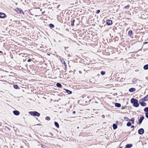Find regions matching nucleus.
Segmentation results:
<instances>
[{"instance_id": "7", "label": "nucleus", "mask_w": 148, "mask_h": 148, "mask_svg": "<svg viewBox=\"0 0 148 148\" xmlns=\"http://www.w3.org/2000/svg\"><path fill=\"white\" fill-rule=\"evenodd\" d=\"M144 119V117L143 116H142L141 117L138 121V124L139 125H140L142 122L143 120Z\"/></svg>"}, {"instance_id": "38", "label": "nucleus", "mask_w": 148, "mask_h": 148, "mask_svg": "<svg viewBox=\"0 0 148 148\" xmlns=\"http://www.w3.org/2000/svg\"><path fill=\"white\" fill-rule=\"evenodd\" d=\"M147 43H148V42H145V43L147 44Z\"/></svg>"}, {"instance_id": "13", "label": "nucleus", "mask_w": 148, "mask_h": 148, "mask_svg": "<svg viewBox=\"0 0 148 148\" xmlns=\"http://www.w3.org/2000/svg\"><path fill=\"white\" fill-rule=\"evenodd\" d=\"M113 129L115 130L117 128V126L115 124H113L112 125Z\"/></svg>"}, {"instance_id": "39", "label": "nucleus", "mask_w": 148, "mask_h": 148, "mask_svg": "<svg viewBox=\"0 0 148 148\" xmlns=\"http://www.w3.org/2000/svg\"><path fill=\"white\" fill-rule=\"evenodd\" d=\"M124 108L123 107H122V109H123Z\"/></svg>"}, {"instance_id": "29", "label": "nucleus", "mask_w": 148, "mask_h": 148, "mask_svg": "<svg viewBox=\"0 0 148 148\" xmlns=\"http://www.w3.org/2000/svg\"><path fill=\"white\" fill-rule=\"evenodd\" d=\"M145 116L146 117L148 118V112H146L145 114Z\"/></svg>"}, {"instance_id": "32", "label": "nucleus", "mask_w": 148, "mask_h": 148, "mask_svg": "<svg viewBox=\"0 0 148 148\" xmlns=\"http://www.w3.org/2000/svg\"><path fill=\"white\" fill-rule=\"evenodd\" d=\"M31 61V60L30 59H28L27 60V61L28 62H30Z\"/></svg>"}, {"instance_id": "30", "label": "nucleus", "mask_w": 148, "mask_h": 148, "mask_svg": "<svg viewBox=\"0 0 148 148\" xmlns=\"http://www.w3.org/2000/svg\"><path fill=\"white\" fill-rule=\"evenodd\" d=\"M100 10H98L97 11L96 13L97 14H99L100 13Z\"/></svg>"}, {"instance_id": "16", "label": "nucleus", "mask_w": 148, "mask_h": 148, "mask_svg": "<svg viewBox=\"0 0 148 148\" xmlns=\"http://www.w3.org/2000/svg\"><path fill=\"white\" fill-rule=\"evenodd\" d=\"M56 86L59 87H60V88H61L62 87V85H61V84L60 83H57L56 84Z\"/></svg>"}, {"instance_id": "35", "label": "nucleus", "mask_w": 148, "mask_h": 148, "mask_svg": "<svg viewBox=\"0 0 148 148\" xmlns=\"http://www.w3.org/2000/svg\"><path fill=\"white\" fill-rule=\"evenodd\" d=\"M102 117L104 118V116L103 115H102Z\"/></svg>"}, {"instance_id": "8", "label": "nucleus", "mask_w": 148, "mask_h": 148, "mask_svg": "<svg viewBox=\"0 0 148 148\" xmlns=\"http://www.w3.org/2000/svg\"><path fill=\"white\" fill-rule=\"evenodd\" d=\"M13 113L14 115H18L20 114L19 112L17 110H14L13 111Z\"/></svg>"}, {"instance_id": "3", "label": "nucleus", "mask_w": 148, "mask_h": 148, "mask_svg": "<svg viewBox=\"0 0 148 148\" xmlns=\"http://www.w3.org/2000/svg\"><path fill=\"white\" fill-rule=\"evenodd\" d=\"M6 17V16L5 13L0 12V18H4Z\"/></svg>"}, {"instance_id": "5", "label": "nucleus", "mask_w": 148, "mask_h": 148, "mask_svg": "<svg viewBox=\"0 0 148 148\" xmlns=\"http://www.w3.org/2000/svg\"><path fill=\"white\" fill-rule=\"evenodd\" d=\"M144 130L143 128H140L138 130V133L140 134H142L144 133Z\"/></svg>"}, {"instance_id": "10", "label": "nucleus", "mask_w": 148, "mask_h": 148, "mask_svg": "<svg viewBox=\"0 0 148 148\" xmlns=\"http://www.w3.org/2000/svg\"><path fill=\"white\" fill-rule=\"evenodd\" d=\"M115 105L116 107L119 108L121 106V105L120 103H115Z\"/></svg>"}, {"instance_id": "23", "label": "nucleus", "mask_w": 148, "mask_h": 148, "mask_svg": "<svg viewBox=\"0 0 148 148\" xmlns=\"http://www.w3.org/2000/svg\"><path fill=\"white\" fill-rule=\"evenodd\" d=\"M14 87L15 89H17L18 88V86L17 85L15 84L13 86Z\"/></svg>"}, {"instance_id": "1", "label": "nucleus", "mask_w": 148, "mask_h": 148, "mask_svg": "<svg viewBox=\"0 0 148 148\" xmlns=\"http://www.w3.org/2000/svg\"><path fill=\"white\" fill-rule=\"evenodd\" d=\"M131 103L133 104L134 106L136 107H138L139 106V104L138 103V101L137 100L132 98L131 100Z\"/></svg>"}, {"instance_id": "12", "label": "nucleus", "mask_w": 148, "mask_h": 148, "mask_svg": "<svg viewBox=\"0 0 148 148\" xmlns=\"http://www.w3.org/2000/svg\"><path fill=\"white\" fill-rule=\"evenodd\" d=\"M132 145L131 144H128L126 145V147L127 148H130L132 147Z\"/></svg>"}, {"instance_id": "2", "label": "nucleus", "mask_w": 148, "mask_h": 148, "mask_svg": "<svg viewBox=\"0 0 148 148\" xmlns=\"http://www.w3.org/2000/svg\"><path fill=\"white\" fill-rule=\"evenodd\" d=\"M29 113L32 116H40V113L36 111L29 112Z\"/></svg>"}, {"instance_id": "28", "label": "nucleus", "mask_w": 148, "mask_h": 148, "mask_svg": "<svg viewBox=\"0 0 148 148\" xmlns=\"http://www.w3.org/2000/svg\"><path fill=\"white\" fill-rule=\"evenodd\" d=\"M101 74L102 75H103L105 74V72L103 71H101Z\"/></svg>"}, {"instance_id": "34", "label": "nucleus", "mask_w": 148, "mask_h": 148, "mask_svg": "<svg viewBox=\"0 0 148 148\" xmlns=\"http://www.w3.org/2000/svg\"><path fill=\"white\" fill-rule=\"evenodd\" d=\"M75 111H73V114H75Z\"/></svg>"}, {"instance_id": "24", "label": "nucleus", "mask_w": 148, "mask_h": 148, "mask_svg": "<svg viewBox=\"0 0 148 148\" xmlns=\"http://www.w3.org/2000/svg\"><path fill=\"white\" fill-rule=\"evenodd\" d=\"M131 123L130 122H128L127 123V126H130L131 125Z\"/></svg>"}, {"instance_id": "4", "label": "nucleus", "mask_w": 148, "mask_h": 148, "mask_svg": "<svg viewBox=\"0 0 148 148\" xmlns=\"http://www.w3.org/2000/svg\"><path fill=\"white\" fill-rule=\"evenodd\" d=\"M139 102L140 105L142 106H145L146 105V103L144 102V101H141V99L140 100Z\"/></svg>"}, {"instance_id": "36", "label": "nucleus", "mask_w": 148, "mask_h": 148, "mask_svg": "<svg viewBox=\"0 0 148 148\" xmlns=\"http://www.w3.org/2000/svg\"><path fill=\"white\" fill-rule=\"evenodd\" d=\"M134 127V126H133V125H132L131 126V128H132V127Z\"/></svg>"}, {"instance_id": "14", "label": "nucleus", "mask_w": 148, "mask_h": 148, "mask_svg": "<svg viewBox=\"0 0 148 148\" xmlns=\"http://www.w3.org/2000/svg\"><path fill=\"white\" fill-rule=\"evenodd\" d=\"M143 68H144V69L145 70L148 69V64H146V65H145L144 66Z\"/></svg>"}, {"instance_id": "6", "label": "nucleus", "mask_w": 148, "mask_h": 148, "mask_svg": "<svg viewBox=\"0 0 148 148\" xmlns=\"http://www.w3.org/2000/svg\"><path fill=\"white\" fill-rule=\"evenodd\" d=\"M148 95L145 96L144 98L141 99V100L144 101H148Z\"/></svg>"}, {"instance_id": "37", "label": "nucleus", "mask_w": 148, "mask_h": 148, "mask_svg": "<svg viewBox=\"0 0 148 148\" xmlns=\"http://www.w3.org/2000/svg\"><path fill=\"white\" fill-rule=\"evenodd\" d=\"M2 53V52L1 51H0V53Z\"/></svg>"}, {"instance_id": "21", "label": "nucleus", "mask_w": 148, "mask_h": 148, "mask_svg": "<svg viewBox=\"0 0 148 148\" xmlns=\"http://www.w3.org/2000/svg\"><path fill=\"white\" fill-rule=\"evenodd\" d=\"M144 111L145 112H148V108L146 107L144 109Z\"/></svg>"}, {"instance_id": "15", "label": "nucleus", "mask_w": 148, "mask_h": 148, "mask_svg": "<svg viewBox=\"0 0 148 148\" xmlns=\"http://www.w3.org/2000/svg\"><path fill=\"white\" fill-rule=\"evenodd\" d=\"M130 121L132 122V124H133L134 123V118H132L131 119L129 120Z\"/></svg>"}, {"instance_id": "31", "label": "nucleus", "mask_w": 148, "mask_h": 148, "mask_svg": "<svg viewBox=\"0 0 148 148\" xmlns=\"http://www.w3.org/2000/svg\"><path fill=\"white\" fill-rule=\"evenodd\" d=\"M61 62H62L63 63V64H64V63H65V62L64 61V60H62L61 61Z\"/></svg>"}, {"instance_id": "33", "label": "nucleus", "mask_w": 148, "mask_h": 148, "mask_svg": "<svg viewBox=\"0 0 148 148\" xmlns=\"http://www.w3.org/2000/svg\"><path fill=\"white\" fill-rule=\"evenodd\" d=\"M64 65H65V66H66V63H65H65H64Z\"/></svg>"}, {"instance_id": "9", "label": "nucleus", "mask_w": 148, "mask_h": 148, "mask_svg": "<svg viewBox=\"0 0 148 148\" xmlns=\"http://www.w3.org/2000/svg\"><path fill=\"white\" fill-rule=\"evenodd\" d=\"M106 23L108 25H110L112 23V21L110 20H107L106 21Z\"/></svg>"}, {"instance_id": "19", "label": "nucleus", "mask_w": 148, "mask_h": 148, "mask_svg": "<svg viewBox=\"0 0 148 148\" xmlns=\"http://www.w3.org/2000/svg\"><path fill=\"white\" fill-rule=\"evenodd\" d=\"M55 125L57 127H59V125L58 123L56 122H55Z\"/></svg>"}, {"instance_id": "25", "label": "nucleus", "mask_w": 148, "mask_h": 148, "mask_svg": "<svg viewBox=\"0 0 148 148\" xmlns=\"http://www.w3.org/2000/svg\"><path fill=\"white\" fill-rule=\"evenodd\" d=\"M45 119L46 120L49 121V120H50V118L49 117L47 116V117H46Z\"/></svg>"}, {"instance_id": "18", "label": "nucleus", "mask_w": 148, "mask_h": 148, "mask_svg": "<svg viewBox=\"0 0 148 148\" xmlns=\"http://www.w3.org/2000/svg\"><path fill=\"white\" fill-rule=\"evenodd\" d=\"M128 34L130 36H131L132 34V31L131 30L129 31L128 32Z\"/></svg>"}, {"instance_id": "20", "label": "nucleus", "mask_w": 148, "mask_h": 148, "mask_svg": "<svg viewBox=\"0 0 148 148\" xmlns=\"http://www.w3.org/2000/svg\"><path fill=\"white\" fill-rule=\"evenodd\" d=\"M137 80V79H136L135 78H133L132 79V83H134Z\"/></svg>"}, {"instance_id": "11", "label": "nucleus", "mask_w": 148, "mask_h": 148, "mask_svg": "<svg viewBox=\"0 0 148 148\" xmlns=\"http://www.w3.org/2000/svg\"><path fill=\"white\" fill-rule=\"evenodd\" d=\"M135 89L134 88H130L129 90V91L130 92H133L135 91Z\"/></svg>"}, {"instance_id": "22", "label": "nucleus", "mask_w": 148, "mask_h": 148, "mask_svg": "<svg viewBox=\"0 0 148 148\" xmlns=\"http://www.w3.org/2000/svg\"><path fill=\"white\" fill-rule=\"evenodd\" d=\"M49 27L51 28H52L54 27V25L53 24H49Z\"/></svg>"}, {"instance_id": "17", "label": "nucleus", "mask_w": 148, "mask_h": 148, "mask_svg": "<svg viewBox=\"0 0 148 148\" xmlns=\"http://www.w3.org/2000/svg\"><path fill=\"white\" fill-rule=\"evenodd\" d=\"M65 90H66V92L69 94H71L72 93L71 91L67 89H65Z\"/></svg>"}, {"instance_id": "26", "label": "nucleus", "mask_w": 148, "mask_h": 148, "mask_svg": "<svg viewBox=\"0 0 148 148\" xmlns=\"http://www.w3.org/2000/svg\"><path fill=\"white\" fill-rule=\"evenodd\" d=\"M75 22V20H74L73 21H71V25L72 26H73L74 25V23Z\"/></svg>"}, {"instance_id": "27", "label": "nucleus", "mask_w": 148, "mask_h": 148, "mask_svg": "<svg viewBox=\"0 0 148 148\" xmlns=\"http://www.w3.org/2000/svg\"><path fill=\"white\" fill-rule=\"evenodd\" d=\"M124 119L125 120H126V121H128V120H129L128 118L126 117H124Z\"/></svg>"}]
</instances>
